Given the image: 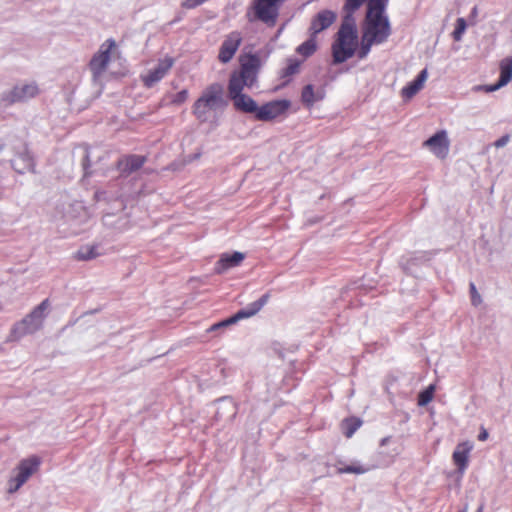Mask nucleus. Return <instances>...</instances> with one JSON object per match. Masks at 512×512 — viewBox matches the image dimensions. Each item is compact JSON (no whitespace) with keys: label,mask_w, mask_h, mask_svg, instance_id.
<instances>
[{"label":"nucleus","mask_w":512,"mask_h":512,"mask_svg":"<svg viewBox=\"0 0 512 512\" xmlns=\"http://www.w3.org/2000/svg\"><path fill=\"white\" fill-rule=\"evenodd\" d=\"M226 106L223 86L220 83H212L202 91L200 97L195 101L192 113L197 120L204 123L208 120L210 111L223 109Z\"/></svg>","instance_id":"obj_1"},{"label":"nucleus","mask_w":512,"mask_h":512,"mask_svg":"<svg viewBox=\"0 0 512 512\" xmlns=\"http://www.w3.org/2000/svg\"><path fill=\"white\" fill-rule=\"evenodd\" d=\"M48 306V299L43 300L26 317L17 322L11 330V338L20 339L25 335L38 331L43 325Z\"/></svg>","instance_id":"obj_2"},{"label":"nucleus","mask_w":512,"mask_h":512,"mask_svg":"<svg viewBox=\"0 0 512 512\" xmlns=\"http://www.w3.org/2000/svg\"><path fill=\"white\" fill-rule=\"evenodd\" d=\"M269 298L270 294L265 293L258 300L248 304L245 308H242L239 311H237L233 316L211 325L207 329V332H215L221 334L226 328L237 323L238 321L256 315L268 302Z\"/></svg>","instance_id":"obj_3"},{"label":"nucleus","mask_w":512,"mask_h":512,"mask_svg":"<svg viewBox=\"0 0 512 512\" xmlns=\"http://www.w3.org/2000/svg\"><path fill=\"white\" fill-rule=\"evenodd\" d=\"M357 33L349 34L338 30L337 39L332 45L333 63L340 64L350 59L356 50Z\"/></svg>","instance_id":"obj_4"},{"label":"nucleus","mask_w":512,"mask_h":512,"mask_svg":"<svg viewBox=\"0 0 512 512\" xmlns=\"http://www.w3.org/2000/svg\"><path fill=\"white\" fill-rule=\"evenodd\" d=\"M41 465L40 457L33 455L26 459H22L16 467V475L9 479V493L18 491L26 481L38 471Z\"/></svg>","instance_id":"obj_5"},{"label":"nucleus","mask_w":512,"mask_h":512,"mask_svg":"<svg viewBox=\"0 0 512 512\" xmlns=\"http://www.w3.org/2000/svg\"><path fill=\"white\" fill-rule=\"evenodd\" d=\"M39 94V87L35 82L19 83L10 90L1 94L0 102L4 106H10L16 103H23L35 98Z\"/></svg>","instance_id":"obj_6"},{"label":"nucleus","mask_w":512,"mask_h":512,"mask_svg":"<svg viewBox=\"0 0 512 512\" xmlns=\"http://www.w3.org/2000/svg\"><path fill=\"white\" fill-rule=\"evenodd\" d=\"M113 39H107L101 46L99 51L94 54L90 60L89 67L93 73L94 78L100 77L107 69L110 62L111 50L115 47Z\"/></svg>","instance_id":"obj_7"},{"label":"nucleus","mask_w":512,"mask_h":512,"mask_svg":"<svg viewBox=\"0 0 512 512\" xmlns=\"http://www.w3.org/2000/svg\"><path fill=\"white\" fill-rule=\"evenodd\" d=\"M282 0H255V17L268 26H274L278 18V3Z\"/></svg>","instance_id":"obj_8"},{"label":"nucleus","mask_w":512,"mask_h":512,"mask_svg":"<svg viewBox=\"0 0 512 512\" xmlns=\"http://www.w3.org/2000/svg\"><path fill=\"white\" fill-rule=\"evenodd\" d=\"M173 64L174 60L171 57H165L164 59L159 60L153 69H150L146 74L140 75L143 85L146 88H152L166 76Z\"/></svg>","instance_id":"obj_9"},{"label":"nucleus","mask_w":512,"mask_h":512,"mask_svg":"<svg viewBox=\"0 0 512 512\" xmlns=\"http://www.w3.org/2000/svg\"><path fill=\"white\" fill-rule=\"evenodd\" d=\"M290 107L289 100L270 101L261 107H258L256 119L260 121H270L285 113Z\"/></svg>","instance_id":"obj_10"},{"label":"nucleus","mask_w":512,"mask_h":512,"mask_svg":"<svg viewBox=\"0 0 512 512\" xmlns=\"http://www.w3.org/2000/svg\"><path fill=\"white\" fill-rule=\"evenodd\" d=\"M242 42V36L240 32L233 31L229 33L224 41L222 42L220 49H219V55L218 59L222 63H228L235 53L237 52L240 44Z\"/></svg>","instance_id":"obj_11"},{"label":"nucleus","mask_w":512,"mask_h":512,"mask_svg":"<svg viewBox=\"0 0 512 512\" xmlns=\"http://www.w3.org/2000/svg\"><path fill=\"white\" fill-rule=\"evenodd\" d=\"M146 161V156L129 154L119 158L116 167L121 176L127 177L141 169Z\"/></svg>","instance_id":"obj_12"},{"label":"nucleus","mask_w":512,"mask_h":512,"mask_svg":"<svg viewBox=\"0 0 512 512\" xmlns=\"http://www.w3.org/2000/svg\"><path fill=\"white\" fill-rule=\"evenodd\" d=\"M388 1L389 0H369L367 3L365 22H390L386 14Z\"/></svg>","instance_id":"obj_13"},{"label":"nucleus","mask_w":512,"mask_h":512,"mask_svg":"<svg viewBox=\"0 0 512 512\" xmlns=\"http://www.w3.org/2000/svg\"><path fill=\"white\" fill-rule=\"evenodd\" d=\"M424 145L427 146L437 157H446L449 151V140L446 131H438L428 138L424 142Z\"/></svg>","instance_id":"obj_14"},{"label":"nucleus","mask_w":512,"mask_h":512,"mask_svg":"<svg viewBox=\"0 0 512 512\" xmlns=\"http://www.w3.org/2000/svg\"><path fill=\"white\" fill-rule=\"evenodd\" d=\"M336 18V13L331 10L318 12L311 20L309 32L317 36L320 32L329 28L335 22Z\"/></svg>","instance_id":"obj_15"},{"label":"nucleus","mask_w":512,"mask_h":512,"mask_svg":"<svg viewBox=\"0 0 512 512\" xmlns=\"http://www.w3.org/2000/svg\"><path fill=\"white\" fill-rule=\"evenodd\" d=\"M11 165L19 174L26 172L36 173L34 158L27 147L16 153V158L11 160Z\"/></svg>","instance_id":"obj_16"},{"label":"nucleus","mask_w":512,"mask_h":512,"mask_svg":"<svg viewBox=\"0 0 512 512\" xmlns=\"http://www.w3.org/2000/svg\"><path fill=\"white\" fill-rule=\"evenodd\" d=\"M363 34L377 40L378 42L385 43L391 35L390 22H365Z\"/></svg>","instance_id":"obj_17"},{"label":"nucleus","mask_w":512,"mask_h":512,"mask_svg":"<svg viewBox=\"0 0 512 512\" xmlns=\"http://www.w3.org/2000/svg\"><path fill=\"white\" fill-rule=\"evenodd\" d=\"M472 448L473 446L469 442H463L456 446L452 454L454 464L460 474H463L468 467L469 454Z\"/></svg>","instance_id":"obj_18"},{"label":"nucleus","mask_w":512,"mask_h":512,"mask_svg":"<svg viewBox=\"0 0 512 512\" xmlns=\"http://www.w3.org/2000/svg\"><path fill=\"white\" fill-rule=\"evenodd\" d=\"M245 258L241 252H233L232 254L224 253L215 264V272L222 274L226 270L238 266Z\"/></svg>","instance_id":"obj_19"},{"label":"nucleus","mask_w":512,"mask_h":512,"mask_svg":"<svg viewBox=\"0 0 512 512\" xmlns=\"http://www.w3.org/2000/svg\"><path fill=\"white\" fill-rule=\"evenodd\" d=\"M428 77L427 69H423L419 72L417 77L402 88L401 94L404 98L410 99L416 95L422 88Z\"/></svg>","instance_id":"obj_20"},{"label":"nucleus","mask_w":512,"mask_h":512,"mask_svg":"<svg viewBox=\"0 0 512 512\" xmlns=\"http://www.w3.org/2000/svg\"><path fill=\"white\" fill-rule=\"evenodd\" d=\"M231 100L236 110L244 113L257 114V103L250 96L241 94Z\"/></svg>","instance_id":"obj_21"},{"label":"nucleus","mask_w":512,"mask_h":512,"mask_svg":"<svg viewBox=\"0 0 512 512\" xmlns=\"http://www.w3.org/2000/svg\"><path fill=\"white\" fill-rule=\"evenodd\" d=\"M377 466L375 464H366L363 465L359 461H353L351 464L339 467L337 469V472L339 474H365L373 469H375Z\"/></svg>","instance_id":"obj_22"},{"label":"nucleus","mask_w":512,"mask_h":512,"mask_svg":"<svg viewBox=\"0 0 512 512\" xmlns=\"http://www.w3.org/2000/svg\"><path fill=\"white\" fill-rule=\"evenodd\" d=\"M246 86L245 80H243L238 74L234 73L231 75L228 84V92L230 99H233L242 93V90Z\"/></svg>","instance_id":"obj_23"},{"label":"nucleus","mask_w":512,"mask_h":512,"mask_svg":"<svg viewBox=\"0 0 512 512\" xmlns=\"http://www.w3.org/2000/svg\"><path fill=\"white\" fill-rule=\"evenodd\" d=\"M512 80V57H506L500 62V85H507Z\"/></svg>","instance_id":"obj_24"},{"label":"nucleus","mask_w":512,"mask_h":512,"mask_svg":"<svg viewBox=\"0 0 512 512\" xmlns=\"http://www.w3.org/2000/svg\"><path fill=\"white\" fill-rule=\"evenodd\" d=\"M317 48L316 36L310 33L309 39L297 47V52L303 57L311 56Z\"/></svg>","instance_id":"obj_25"},{"label":"nucleus","mask_w":512,"mask_h":512,"mask_svg":"<svg viewBox=\"0 0 512 512\" xmlns=\"http://www.w3.org/2000/svg\"><path fill=\"white\" fill-rule=\"evenodd\" d=\"M354 13L355 11H344L343 21L339 30H343L349 34L357 33L356 22L353 16Z\"/></svg>","instance_id":"obj_26"},{"label":"nucleus","mask_w":512,"mask_h":512,"mask_svg":"<svg viewBox=\"0 0 512 512\" xmlns=\"http://www.w3.org/2000/svg\"><path fill=\"white\" fill-rule=\"evenodd\" d=\"M379 44H382L381 42H378L377 40H374L373 38L363 34L362 35V39H361V45H360V49L358 51V58L359 59H364L368 56L370 50H371V47L373 45H379Z\"/></svg>","instance_id":"obj_27"},{"label":"nucleus","mask_w":512,"mask_h":512,"mask_svg":"<svg viewBox=\"0 0 512 512\" xmlns=\"http://www.w3.org/2000/svg\"><path fill=\"white\" fill-rule=\"evenodd\" d=\"M241 68L243 70H249L257 72L260 68V59L255 54H248L244 58L241 59Z\"/></svg>","instance_id":"obj_28"},{"label":"nucleus","mask_w":512,"mask_h":512,"mask_svg":"<svg viewBox=\"0 0 512 512\" xmlns=\"http://www.w3.org/2000/svg\"><path fill=\"white\" fill-rule=\"evenodd\" d=\"M301 101L308 108H311L315 104V90L312 84L303 87Z\"/></svg>","instance_id":"obj_29"},{"label":"nucleus","mask_w":512,"mask_h":512,"mask_svg":"<svg viewBox=\"0 0 512 512\" xmlns=\"http://www.w3.org/2000/svg\"><path fill=\"white\" fill-rule=\"evenodd\" d=\"M99 255L96 247L93 246H85L81 247L77 253L76 258L78 260L87 261L96 258Z\"/></svg>","instance_id":"obj_30"},{"label":"nucleus","mask_w":512,"mask_h":512,"mask_svg":"<svg viewBox=\"0 0 512 512\" xmlns=\"http://www.w3.org/2000/svg\"><path fill=\"white\" fill-rule=\"evenodd\" d=\"M362 421L359 418H350L344 421L345 436L350 438L360 428Z\"/></svg>","instance_id":"obj_31"},{"label":"nucleus","mask_w":512,"mask_h":512,"mask_svg":"<svg viewBox=\"0 0 512 512\" xmlns=\"http://www.w3.org/2000/svg\"><path fill=\"white\" fill-rule=\"evenodd\" d=\"M300 62L296 59H290L288 65L282 70L281 77L289 78L299 71Z\"/></svg>","instance_id":"obj_32"},{"label":"nucleus","mask_w":512,"mask_h":512,"mask_svg":"<svg viewBox=\"0 0 512 512\" xmlns=\"http://www.w3.org/2000/svg\"><path fill=\"white\" fill-rule=\"evenodd\" d=\"M434 385L428 386L424 391L418 395V405L426 406L432 399L434 394Z\"/></svg>","instance_id":"obj_33"},{"label":"nucleus","mask_w":512,"mask_h":512,"mask_svg":"<svg viewBox=\"0 0 512 512\" xmlns=\"http://www.w3.org/2000/svg\"><path fill=\"white\" fill-rule=\"evenodd\" d=\"M467 24L464 18H458L456 20V26L452 33L453 39L455 41H460L463 37V34L466 30Z\"/></svg>","instance_id":"obj_34"},{"label":"nucleus","mask_w":512,"mask_h":512,"mask_svg":"<svg viewBox=\"0 0 512 512\" xmlns=\"http://www.w3.org/2000/svg\"><path fill=\"white\" fill-rule=\"evenodd\" d=\"M257 72L249 71V70H243L241 68L240 73L238 74L243 80L246 82V86L251 88L256 80H257Z\"/></svg>","instance_id":"obj_35"},{"label":"nucleus","mask_w":512,"mask_h":512,"mask_svg":"<svg viewBox=\"0 0 512 512\" xmlns=\"http://www.w3.org/2000/svg\"><path fill=\"white\" fill-rule=\"evenodd\" d=\"M187 98H188V90L183 89L173 96L172 103L175 105H180V104L184 103L187 100Z\"/></svg>","instance_id":"obj_36"},{"label":"nucleus","mask_w":512,"mask_h":512,"mask_svg":"<svg viewBox=\"0 0 512 512\" xmlns=\"http://www.w3.org/2000/svg\"><path fill=\"white\" fill-rule=\"evenodd\" d=\"M503 86L504 85H500V81H498L494 85H478V86H475L474 90L475 91H485L487 93H490V92H494V91L500 89Z\"/></svg>","instance_id":"obj_37"},{"label":"nucleus","mask_w":512,"mask_h":512,"mask_svg":"<svg viewBox=\"0 0 512 512\" xmlns=\"http://www.w3.org/2000/svg\"><path fill=\"white\" fill-rule=\"evenodd\" d=\"M469 288L471 293V302L474 306H478L481 303V296L477 292L475 284L471 282Z\"/></svg>","instance_id":"obj_38"},{"label":"nucleus","mask_w":512,"mask_h":512,"mask_svg":"<svg viewBox=\"0 0 512 512\" xmlns=\"http://www.w3.org/2000/svg\"><path fill=\"white\" fill-rule=\"evenodd\" d=\"M89 167H90V151L88 149H86L84 160H83V170H84L85 177L91 175V172L89 171Z\"/></svg>","instance_id":"obj_39"},{"label":"nucleus","mask_w":512,"mask_h":512,"mask_svg":"<svg viewBox=\"0 0 512 512\" xmlns=\"http://www.w3.org/2000/svg\"><path fill=\"white\" fill-rule=\"evenodd\" d=\"M509 140L510 136L508 134H505L494 142V146L496 148H502L508 144Z\"/></svg>","instance_id":"obj_40"},{"label":"nucleus","mask_w":512,"mask_h":512,"mask_svg":"<svg viewBox=\"0 0 512 512\" xmlns=\"http://www.w3.org/2000/svg\"><path fill=\"white\" fill-rule=\"evenodd\" d=\"M206 1L207 0H186L183 5L187 9H192L203 4Z\"/></svg>","instance_id":"obj_41"},{"label":"nucleus","mask_w":512,"mask_h":512,"mask_svg":"<svg viewBox=\"0 0 512 512\" xmlns=\"http://www.w3.org/2000/svg\"><path fill=\"white\" fill-rule=\"evenodd\" d=\"M324 96H325L324 89L320 88V89L316 90L315 91V103L323 100Z\"/></svg>","instance_id":"obj_42"},{"label":"nucleus","mask_w":512,"mask_h":512,"mask_svg":"<svg viewBox=\"0 0 512 512\" xmlns=\"http://www.w3.org/2000/svg\"><path fill=\"white\" fill-rule=\"evenodd\" d=\"M94 198L96 201H102L106 199V192L105 191H96L94 194Z\"/></svg>","instance_id":"obj_43"},{"label":"nucleus","mask_w":512,"mask_h":512,"mask_svg":"<svg viewBox=\"0 0 512 512\" xmlns=\"http://www.w3.org/2000/svg\"><path fill=\"white\" fill-rule=\"evenodd\" d=\"M488 438V432L485 429H482L478 435L479 441H485Z\"/></svg>","instance_id":"obj_44"},{"label":"nucleus","mask_w":512,"mask_h":512,"mask_svg":"<svg viewBox=\"0 0 512 512\" xmlns=\"http://www.w3.org/2000/svg\"><path fill=\"white\" fill-rule=\"evenodd\" d=\"M389 441V437H385L381 440V445H386V443Z\"/></svg>","instance_id":"obj_45"},{"label":"nucleus","mask_w":512,"mask_h":512,"mask_svg":"<svg viewBox=\"0 0 512 512\" xmlns=\"http://www.w3.org/2000/svg\"><path fill=\"white\" fill-rule=\"evenodd\" d=\"M472 13H473V14H476V13H477V7H474V8L472 9Z\"/></svg>","instance_id":"obj_46"},{"label":"nucleus","mask_w":512,"mask_h":512,"mask_svg":"<svg viewBox=\"0 0 512 512\" xmlns=\"http://www.w3.org/2000/svg\"><path fill=\"white\" fill-rule=\"evenodd\" d=\"M458 512H467V507H464L463 509L459 510Z\"/></svg>","instance_id":"obj_47"},{"label":"nucleus","mask_w":512,"mask_h":512,"mask_svg":"<svg viewBox=\"0 0 512 512\" xmlns=\"http://www.w3.org/2000/svg\"><path fill=\"white\" fill-rule=\"evenodd\" d=\"M477 512H482V507H479V509L477 510Z\"/></svg>","instance_id":"obj_48"},{"label":"nucleus","mask_w":512,"mask_h":512,"mask_svg":"<svg viewBox=\"0 0 512 512\" xmlns=\"http://www.w3.org/2000/svg\"><path fill=\"white\" fill-rule=\"evenodd\" d=\"M3 150V145H0V152Z\"/></svg>","instance_id":"obj_49"}]
</instances>
